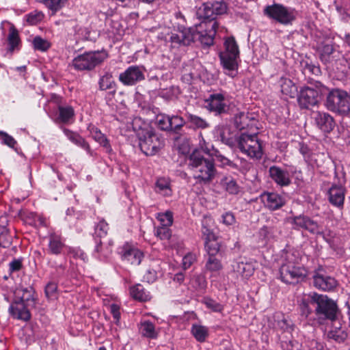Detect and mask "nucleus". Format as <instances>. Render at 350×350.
I'll list each match as a JSON object with an SVG mask.
<instances>
[{"mask_svg": "<svg viewBox=\"0 0 350 350\" xmlns=\"http://www.w3.org/2000/svg\"><path fill=\"white\" fill-rule=\"evenodd\" d=\"M217 27L214 21L202 22L195 29H184L172 33L170 41L173 44L189 45L191 42L199 40L202 44L211 46L213 44Z\"/></svg>", "mask_w": 350, "mask_h": 350, "instance_id": "obj_1", "label": "nucleus"}, {"mask_svg": "<svg viewBox=\"0 0 350 350\" xmlns=\"http://www.w3.org/2000/svg\"><path fill=\"white\" fill-rule=\"evenodd\" d=\"M35 305L32 288H19L14 292L8 312L12 319L27 322L31 318V310L36 307Z\"/></svg>", "mask_w": 350, "mask_h": 350, "instance_id": "obj_2", "label": "nucleus"}, {"mask_svg": "<svg viewBox=\"0 0 350 350\" xmlns=\"http://www.w3.org/2000/svg\"><path fill=\"white\" fill-rule=\"evenodd\" d=\"M188 161V165L195 178L204 183H208L214 178L217 172L214 161L204 158L198 150L193 151Z\"/></svg>", "mask_w": 350, "mask_h": 350, "instance_id": "obj_3", "label": "nucleus"}, {"mask_svg": "<svg viewBox=\"0 0 350 350\" xmlns=\"http://www.w3.org/2000/svg\"><path fill=\"white\" fill-rule=\"evenodd\" d=\"M219 58L225 73L232 78L234 77L239 67V49L233 37L226 38L224 50L219 53Z\"/></svg>", "mask_w": 350, "mask_h": 350, "instance_id": "obj_4", "label": "nucleus"}, {"mask_svg": "<svg viewBox=\"0 0 350 350\" xmlns=\"http://www.w3.org/2000/svg\"><path fill=\"white\" fill-rule=\"evenodd\" d=\"M325 106L334 113L347 115L350 113V95L343 90L334 88L328 92Z\"/></svg>", "mask_w": 350, "mask_h": 350, "instance_id": "obj_5", "label": "nucleus"}, {"mask_svg": "<svg viewBox=\"0 0 350 350\" xmlns=\"http://www.w3.org/2000/svg\"><path fill=\"white\" fill-rule=\"evenodd\" d=\"M236 142L241 152L251 159H260L262 157L264 145L256 134L243 133Z\"/></svg>", "mask_w": 350, "mask_h": 350, "instance_id": "obj_6", "label": "nucleus"}, {"mask_svg": "<svg viewBox=\"0 0 350 350\" xmlns=\"http://www.w3.org/2000/svg\"><path fill=\"white\" fill-rule=\"evenodd\" d=\"M137 136L140 149L146 155L157 154L164 146L163 141L150 126L141 129Z\"/></svg>", "mask_w": 350, "mask_h": 350, "instance_id": "obj_7", "label": "nucleus"}, {"mask_svg": "<svg viewBox=\"0 0 350 350\" xmlns=\"http://www.w3.org/2000/svg\"><path fill=\"white\" fill-rule=\"evenodd\" d=\"M312 301L317 304L315 312L319 319H328L332 322L336 321L338 309L333 300L326 295L314 293Z\"/></svg>", "mask_w": 350, "mask_h": 350, "instance_id": "obj_8", "label": "nucleus"}, {"mask_svg": "<svg viewBox=\"0 0 350 350\" xmlns=\"http://www.w3.org/2000/svg\"><path fill=\"white\" fill-rule=\"evenodd\" d=\"M307 275L308 271L304 267L299 266L288 259L282 265L280 269V278L286 284H297L304 281Z\"/></svg>", "mask_w": 350, "mask_h": 350, "instance_id": "obj_9", "label": "nucleus"}, {"mask_svg": "<svg viewBox=\"0 0 350 350\" xmlns=\"http://www.w3.org/2000/svg\"><path fill=\"white\" fill-rule=\"evenodd\" d=\"M107 57L108 54L104 50L85 53L73 59L72 66L79 70H90L102 63Z\"/></svg>", "mask_w": 350, "mask_h": 350, "instance_id": "obj_10", "label": "nucleus"}, {"mask_svg": "<svg viewBox=\"0 0 350 350\" xmlns=\"http://www.w3.org/2000/svg\"><path fill=\"white\" fill-rule=\"evenodd\" d=\"M227 5L224 1H214V2H208L202 4L200 6L198 11L197 15L199 18H203L204 19H208V21H204V22L208 21H214L215 16L221 15L226 12ZM216 23H217L216 21ZM218 25V23H217ZM218 26L215 29V31Z\"/></svg>", "mask_w": 350, "mask_h": 350, "instance_id": "obj_11", "label": "nucleus"}, {"mask_svg": "<svg viewBox=\"0 0 350 350\" xmlns=\"http://www.w3.org/2000/svg\"><path fill=\"white\" fill-rule=\"evenodd\" d=\"M290 223L295 230L304 229L312 234L325 237V230L322 225L310 219L308 216L299 215L289 218Z\"/></svg>", "mask_w": 350, "mask_h": 350, "instance_id": "obj_12", "label": "nucleus"}, {"mask_svg": "<svg viewBox=\"0 0 350 350\" xmlns=\"http://www.w3.org/2000/svg\"><path fill=\"white\" fill-rule=\"evenodd\" d=\"M327 89L323 86H317L316 89L306 87L303 88L299 93L298 102L303 108H308L314 106L319 100V98Z\"/></svg>", "mask_w": 350, "mask_h": 350, "instance_id": "obj_13", "label": "nucleus"}, {"mask_svg": "<svg viewBox=\"0 0 350 350\" xmlns=\"http://www.w3.org/2000/svg\"><path fill=\"white\" fill-rule=\"evenodd\" d=\"M264 12L269 17L282 24L290 23L295 19L294 12L280 4L267 6Z\"/></svg>", "mask_w": 350, "mask_h": 350, "instance_id": "obj_14", "label": "nucleus"}, {"mask_svg": "<svg viewBox=\"0 0 350 350\" xmlns=\"http://www.w3.org/2000/svg\"><path fill=\"white\" fill-rule=\"evenodd\" d=\"M144 79V69L137 66H129L119 75L120 81L126 85H133Z\"/></svg>", "mask_w": 350, "mask_h": 350, "instance_id": "obj_15", "label": "nucleus"}, {"mask_svg": "<svg viewBox=\"0 0 350 350\" xmlns=\"http://www.w3.org/2000/svg\"><path fill=\"white\" fill-rule=\"evenodd\" d=\"M313 284L318 289L329 291L334 290L338 283L334 278L325 274L322 270H319L313 275Z\"/></svg>", "mask_w": 350, "mask_h": 350, "instance_id": "obj_16", "label": "nucleus"}, {"mask_svg": "<svg viewBox=\"0 0 350 350\" xmlns=\"http://www.w3.org/2000/svg\"><path fill=\"white\" fill-rule=\"evenodd\" d=\"M207 108L217 113H222L227 111L228 106V101L223 94L217 93L211 94L206 100Z\"/></svg>", "mask_w": 350, "mask_h": 350, "instance_id": "obj_17", "label": "nucleus"}, {"mask_svg": "<svg viewBox=\"0 0 350 350\" xmlns=\"http://www.w3.org/2000/svg\"><path fill=\"white\" fill-rule=\"evenodd\" d=\"M314 119L317 126L323 132L329 133L335 126L334 118L328 113L317 111L314 113Z\"/></svg>", "mask_w": 350, "mask_h": 350, "instance_id": "obj_18", "label": "nucleus"}, {"mask_svg": "<svg viewBox=\"0 0 350 350\" xmlns=\"http://www.w3.org/2000/svg\"><path fill=\"white\" fill-rule=\"evenodd\" d=\"M269 173L271 179L278 185L286 187L291 183L289 172L286 170L274 165L269 168Z\"/></svg>", "mask_w": 350, "mask_h": 350, "instance_id": "obj_19", "label": "nucleus"}, {"mask_svg": "<svg viewBox=\"0 0 350 350\" xmlns=\"http://www.w3.org/2000/svg\"><path fill=\"white\" fill-rule=\"evenodd\" d=\"M260 198L265 206L271 211L278 210L285 204L284 198L276 193L265 192Z\"/></svg>", "mask_w": 350, "mask_h": 350, "instance_id": "obj_20", "label": "nucleus"}, {"mask_svg": "<svg viewBox=\"0 0 350 350\" xmlns=\"http://www.w3.org/2000/svg\"><path fill=\"white\" fill-rule=\"evenodd\" d=\"M122 258L131 265H139L144 256L143 253L137 248L125 245L120 252Z\"/></svg>", "mask_w": 350, "mask_h": 350, "instance_id": "obj_21", "label": "nucleus"}, {"mask_svg": "<svg viewBox=\"0 0 350 350\" xmlns=\"http://www.w3.org/2000/svg\"><path fill=\"white\" fill-rule=\"evenodd\" d=\"M345 196V189L342 186L334 185L328 191L329 202L340 209L343 208Z\"/></svg>", "mask_w": 350, "mask_h": 350, "instance_id": "obj_22", "label": "nucleus"}, {"mask_svg": "<svg viewBox=\"0 0 350 350\" xmlns=\"http://www.w3.org/2000/svg\"><path fill=\"white\" fill-rule=\"evenodd\" d=\"M331 329L327 332V338L329 340H334L338 343L344 342L347 338L346 330L341 327L339 322L334 321Z\"/></svg>", "mask_w": 350, "mask_h": 350, "instance_id": "obj_23", "label": "nucleus"}, {"mask_svg": "<svg viewBox=\"0 0 350 350\" xmlns=\"http://www.w3.org/2000/svg\"><path fill=\"white\" fill-rule=\"evenodd\" d=\"M7 52L12 54L15 51H18L21 47V39L18 30L11 25L7 36Z\"/></svg>", "mask_w": 350, "mask_h": 350, "instance_id": "obj_24", "label": "nucleus"}, {"mask_svg": "<svg viewBox=\"0 0 350 350\" xmlns=\"http://www.w3.org/2000/svg\"><path fill=\"white\" fill-rule=\"evenodd\" d=\"M205 271L209 273L211 278L217 277L223 269L221 260L215 256L207 257L205 266Z\"/></svg>", "mask_w": 350, "mask_h": 350, "instance_id": "obj_25", "label": "nucleus"}, {"mask_svg": "<svg viewBox=\"0 0 350 350\" xmlns=\"http://www.w3.org/2000/svg\"><path fill=\"white\" fill-rule=\"evenodd\" d=\"M88 131L92 138L104 147L107 152H110L112 150L109 141L97 127L90 124L88 126Z\"/></svg>", "mask_w": 350, "mask_h": 350, "instance_id": "obj_26", "label": "nucleus"}, {"mask_svg": "<svg viewBox=\"0 0 350 350\" xmlns=\"http://www.w3.org/2000/svg\"><path fill=\"white\" fill-rule=\"evenodd\" d=\"M256 122L253 117H250L248 113L241 112L234 117V124L239 130H243L252 126Z\"/></svg>", "mask_w": 350, "mask_h": 350, "instance_id": "obj_27", "label": "nucleus"}, {"mask_svg": "<svg viewBox=\"0 0 350 350\" xmlns=\"http://www.w3.org/2000/svg\"><path fill=\"white\" fill-rule=\"evenodd\" d=\"M139 330L140 334L146 338H156L158 336V331L150 321H142L139 325Z\"/></svg>", "mask_w": 350, "mask_h": 350, "instance_id": "obj_28", "label": "nucleus"}, {"mask_svg": "<svg viewBox=\"0 0 350 350\" xmlns=\"http://www.w3.org/2000/svg\"><path fill=\"white\" fill-rule=\"evenodd\" d=\"M221 187L230 194H237L239 191V187L232 176H224L219 182Z\"/></svg>", "mask_w": 350, "mask_h": 350, "instance_id": "obj_29", "label": "nucleus"}, {"mask_svg": "<svg viewBox=\"0 0 350 350\" xmlns=\"http://www.w3.org/2000/svg\"><path fill=\"white\" fill-rule=\"evenodd\" d=\"M233 269L244 278L251 276L254 271L252 264L244 262H238L233 265Z\"/></svg>", "mask_w": 350, "mask_h": 350, "instance_id": "obj_30", "label": "nucleus"}, {"mask_svg": "<svg viewBox=\"0 0 350 350\" xmlns=\"http://www.w3.org/2000/svg\"><path fill=\"white\" fill-rule=\"evenodd\" d=\"M191 332L194 338L200 342H204L208 336V328L200 324H193Z\"/></svg>", "mask_w": 350, "mask_h": 350, "instance_id": "obj_31", "label": "nucleus"}, {"mask_svg": "<svg viewBox=\"0 0 350 350\" xmlns=\"http://www.w3.org/2000/svg\"><path fill=\"white\" fill-rule=\"evenodd\" d=\"M280 85L283 94L289 96L291 98L295 96L297 92V88L291 79L282 77L280 80Z\"/></svg>", "mask_w": 350, "mask_h": 350, "instance_id": "obj_32", "label": "nucleus"}, {"mask_svg": "<svg viewBox=\"0 0 350 350\" xmlns=\"http://www.w3.org/2000/svg\"><path fill=\"white\" fill-rule=\"evenodd\" d=\"M148 266L149 267L146 270L144 278L148 282H153L157 280V273L160 269L159 261L150 260V263Z\"/></svg>", "mask_w": 350, "mask_h": 350, "instance_id": "obj_33", "label": "nucleus"}, {"mask_svg": "<svg viewBox=\"0 0 350 350\" xmlns=\"http://www.w3.org/2000/svg\"><path fill=\"white\" fill-rule=\"evenodd\" d=\"M130 293L134 299L139 301H146L150 299L149 293L146 292L143 286L139 284L131 287Z\"/></svg>", "mask_w": 350, "mask_h": 350, "instance_id": "obj_34", "label": "nucleus"}, {"mask_svg": "<svg viewBox=\"0 0 350 350\" xmlns=\"http://www.w3.org/2000/svg\"><path fill=\"white\" fill-rule=\"evenodd\" d=\"M218 135L221 141L230 146H234L235 139L234 135L230 132V129L228 126H221L217 130Z\"/></svg>", "mask_w": 350, "mask_h": 350, "instance_id": "obj_35", "label": "nucleus"}, {"mask_svg": "<svg viewBox=\"0 0 350 350\" xmlns=\"http://www.w3.org/2000/svg\"><path fill=\"white\" fill-rule=\"evenodd\" d=\"M99 87L101 90H113L116 92V83L112 79V75L109 73L104 75L99 80Z\"/></svg>", "mask_w": 350, "mask_h": 350, "instance_id": "obj_36", "label": "nucleus"}, {"mask_svg": "<svg viewBox=\"0 0 350 350\" xmlns=\"http://www.w3.org/2000/svg\"><path fill=\"white\" fill-rule=\"evenodd\" d=\"M156 191L164 196H169L172 193L168 180L164 178H160L156 183Z\"/></svg>", "mask_w": 350, "mask_h": 350, "instance_id": "obj_37", "label": "nucleus"}, {"mask_svg": "<svg viewBox=\"0 0 350 350\" xmlns=\"http://www.w3.org/2000/svg\"><path fill=\"white\" fill-rule=\"evenodd\" d=\"M67 138L75 144L81 147L84 150H89L88 144L79 135L67 130Z\"/></svg>", "mask_w": 350, "mask_h": 350, "instance_id": "obj_38", "label": "nucleus"}, {"mask_svg": "<svg viewBox=\"0 0 350 350\" xmlns=\"http://www.w3.org/2000/svg\"><path fill=\"white\" fill-rule=\"evenodd\" d=\"M52 11L53 14L64 7L66 0H37Z\"/></svg>", "mask_w": 350, "mask_h": 350, "instance_id": "obj_39", "label": "nucleus"}, {"mask_svg": "<svg viewBox=\"0 0 350 350\" xmlns=\"http://www.w3.org/2000/svg\"><path fill=\"white\" fill-rule=\"evenodd\" d=\"M188 121L192 126L198 129H206L209 126L208 122L200 116L193 114H188Z\"/></svg>", "mask_w": 350, "mask_h": 350, "instance_id": "obj_40", "label": "nucleus"}, {"mask_svg": "<svg viewBox=\"0 0 350 350\" xmlns=\"http://www.w3.org/2000/svg\"><path fill=\"white\" fill-rule=\"evenodd\" d=\"M12 243V237L8 229L3 226H0V246L8 247Z\"/></svg>", "mask_w": 350, "mask_h": 350, "instance_id": "obj_41", "label": "nucleus"}, {"mask_svg": "<svg viewBox=\"0 0 350 350\" xmlns=\"http://www.w3.org/2000/svg\"><path fill=\"white\" fill-rule=\"evenodd\" d=\"M334 47L332 44H325L321 50V59L325 64L332 60V55L334 53Z\"/></svg>", "mask_w": 350, "mask_h": 350, "instance_id": "obj_42", "label": "nucleus"}, {"mask_svg": "<svg viewBox=\"0 0 350 350\" xmlns=\"http://www.w3.org/2000/svg\"><path fill=\"white\" fill-rule=\"evenodd\" d=\"M53 119L59 125L62 131L65 133L66 128L64 126L66 123V109L62 106L58 107L57 112L53 116Z\"/></svg>", "mask_w": 350, "mask_h": 350, "instance_id": "obj_43", "label": "nucleus"}, {"mask_svg": "<svg viewBox=\"0 0 350 350\" xmlns=\"http://www.w3.org/2000/svg\"><path fill=\"white\" fill-rule=\"evenodd\" d=\"M67 255H68L70 258L71 264H74L72 258L75 260H79L83 262H85L87 259V256L79 248H69V250L67 251Z\"/></svg>", "mask_w": 350, "mask_h": 350, "instance_id": "obj_44", "label": "nucleus"}, {"mask_svg": "<svg viewBox=\"0 0 350 350\" xmlns=\"http://www.w3.org/2000/svg\"><path fill=\"white\" fill-rule=\"evenodd\" d=\"M157 219L160 221L161 226H170L173 223V214L171 211H167L165 213H159L156 216Z\"/></svg>", "mask_w": 350, "mask_h": 350, "instance_id": "obj_45", "label": "nucleus"}, {"mask_svg": "<svg viewBox=\"0 0 350 350\" xmlns=\"http://www.w3.org/2000/svg\"><path fill=\"white\" fill-rule=\"evenodd\" d=\"M205 248L208 253V256H215L219 251V244L216 241V237L212 240L205 241Z\"/></svg>", "mask_w": 350, "mask_h": 350, "instance_id": "obj_46", "label": "nucleus"}, {"mask_svg": "<svg viewBox=\"0 0 350 350\" xmlns=\"http://www.w3.org/2000/svg\"><path fill=\"white\" fill-rule=\"evenodd\" d=\"M33 45L36 50L40 51H46L51 46V44L48 40L43 39L40 36H36L33 38Z\"/></svg>", "mask_w": 350, "mask_h": 350, "instance_id": "obj_47", "label": "nucleus"}, {"mask_svg": "<svg viewBox=\"0 0 350 350\" xmlns=\"http://www.w3.org/2000/svg\"><path fill=\"white\" fill-rule=\"evenodd\" d=\"M63 245L57 236H52L50 238L49 248L53 254H59L62 250Z\"/></svg>", "mask_w": 350, "mask_h": 350, "instance_id": "obj_48", "label": "nucleus"}, {"mask_svg": "<svg viewBox=\"0 0 350 350\" xmlns=\"http://www.w3.org/2000/svg\"><path fill=\"white\" fill-rule=\"evenodd\" d=\"M25 18L27 23L33 25L38 24L43 19L44 14L41 12L34 11L26 15Z\"/></svg>", "mask_w": 350, "mask_h": 350, "instance_id": "obj_49", "label": "nucleus"}, {"mask_svg": "<svg viewBox=\"0 0 350 350\" xmlns=\"http://www.w3.org/2000/svg\"><path fill=\"white\" fill-rule=\"evenodd\" d=\"M154 234L161 240H169L172 236V232L168 226H159L156 228Z\"/></svg>", "mask_w": 350, "mask_h": 350, "instance_id": "obj_50", "label": "nucleus"}, {"mask_svg": "<svg viewBox=\"0 0 350 350\" xmlns=\"http://www.w3.org/2000/svg\"><path fill=\"white\" fill-rule=\"evenodd\" d=\"M0 141L2 144L8 146L10 148H14L16 145V141L13 137L8 133L0 131Z\"/></svg>", "mask_w": 350, "mask_h": 350, "instance_id": "obj_51", "label": "nucleus"}, {"mask_svg": "<svg viewBox=\"0 0 350 350\" xmlns=\"http://www.w3.org/2000/svg\"><path fill=\"white\" fill-rule=\"evenodd\" d=\"M204 303L206 306L215 312H221L224 310V306L221 304L217 302L216 301L210 299L205 298L204 300Z\"/></svg>", "mask_w": 350, "mask_h": 350, "instance_id": "obj_52", "label": "nucleus"}, {"mask_svg": "<svg viewBox=\"0 0 350 350\" xmlns=\"http://www.w3.org/2000/svg\"><path fill=\"white\" fill-rule=\"evenodd\" d=\"M170 122L171 124L170 130L172 131L179 130L185 123L184 119L178 116H170Z\"/></svg>", "mask_w": 350, "mask_h": 350, "instance_id": "obj_53", "label": "nucleus"}, {"mask_svg": "<svg viewBox=\"0 0 350 350\" xmlns=\"http://www.w3.org/2000/svg\"><path fill=\"white\" fill-rule=\"evenodd\" d=\"M211 221V219L210 217H208V218L204 217L202 221L203 226H202V236L205 241L212 240V239H214L215 237L214 232L210 228L205 226V225H204L206 223H208V221Z\"/></svg>", "mask_w": 350, "mask_h": 350, "instance_id": "obj_54", "label": "nucleus"}, {"mask_svg": "<svg viewBox=\"0 0 350 350\" xmlns=\"http://www.w3.org/2000/svg\"><path fill=\"white\" fill-rule=\"evenodd\" d=\"M170 116L160 114L157 118V121L159 126L162 130H170Z\"/></svg>", "mask_w": 350, "mask_h": 350, "instance_id": "obj_55", "label": "nucleus"}, {"mask_svg": "<svg viewBox=\"0 0 350 350\" xmlns=\"http://www.w3.org/2000/svg\"><path fill=\"white\" fill-rule=\"evenodd\" d=\"M57 286L55 282H49L45 287L46 296L50 299H54L57 297Z\"/></svg>", "mask_w": 350, "mask_h": 350, "instance_id": "obj_56", "label": "nucleus"}, {"mask_svg": "<svg viewBox=\"0 0 350 350\" xmlns=\"http://www.w3.org/2000/svg\"><path fill=\"white\" fill-rule=\"evenodd\" d=\"M108 230V224L105 221H100L95 228V233L102 237L107 234Z\"/></svg>", "mask_w": 350, "mask_h": 350, "instance_id": "obj_57", "label": "nucleus"}, {"mask_svg": "<svg viewBox=\"0 0 350 350\" xmlns=\"http://www.w3.org/2000/svg\"><path fill=\"white\" fill-rule=\"evenodd\" d=\"M200 147L206 154L210 156H213V154L217 150L212 144L206 142L204 139L200 141Z\"/></svg>", "mask_w": 350, "mask_h": 350, "instance_id": "obj_58", "label": "nucleus"}, {"mask_svg": "<svg viewBox=\"0 0 350 350\" xmlns=\"http://www.w3.org/2000/svg\"><path fill=\"white\" fill-rule=\"evenodd\" d=\"M221 222L226 226H232L235 224L236 219L231 212H226L221 215Z\"/></svg>", "mask_w": 350, "mask_h": 350, "instance_id": "obj_59", "label": "nucleus"}, {"mask_svg": "<svg viewBox=\"0 0 350 350\" xmlns=\"http://www.w3.org/2000/svg\"><path fill=\"white\" fill-rule=\"evenodd\" d=\"M212 157H215L212 159L214 162H219L221 165H232V162L228 158L221 155L218 150H216Z\"/></svg>", "mask_w": 350, "mask_h": 350, "instance_id": "obj_60", "label": "nucleus"}, {"mask_svg": "<svg viewBox=\"0 0 350 350\" xmlns=\"http://www.w3.org/2000/svg\"><path fill=\"white\" fill-rule=\"evenodd\" d=\"M196 256L193 254L189 253L185 255L183 258V267L184 269H187L196 261Z\"/></svg>", "mask_w": 350, "mask_h": 350, "instance_id": "obj_61", "label": "nucleus"}, {"mask_svg": "<svg viewBox=\"0 0 350 350\" xmlns=\"http://www.w3.org/2000/svg\"><path fill=\"white\" fill-rule=\"evenodd\" d=\"M22 268V260L21 259H14L9 263V270L10 273L18 271Z\"/></svg>", "mask_w": 350, "mask_h": 350, "instance_id": "obj_62", "label": "nucleus"}, {"mask_svg": "<svg viewBox=\"0 0 350 350\" xmlns=\"http://www.w3.org/2000/svg\"><path fill=\"white\" fill-rule=\"evenodd\" d=\"M300 309L301 314L308 317L309 314L312 313V308L310 307L308 302L306 300H303L300 304Z\"/></svg>", "mask_w": 350, "mask_h": 350, "instance_id": "obj_63", "label": "nucleus"}, {"mask_svg": "<svg viewBox=\"0 0 350 350\" xmlns=\"http://www.w3.org/2000/svg\"><path fill=\"white\" fill-rule=\"evenodd\" d=\"M75 112L72 107H67V124L73 122Z\"/></svg>", "mask_w": 350, "mask_h": 350, "instance_id": "obj_64", "label": "nucleus"}]
</instances>
